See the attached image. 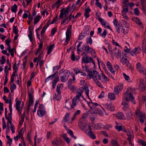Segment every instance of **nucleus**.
Here are the masks:
<instances>
[{
  "mask_svg": "<svg viewBox=\"0 0 146 146\" xmlns=\"http://www.w3.org/2000/svg\"><path fill=\"white\" fill-rule=\"evenodd\" d=\"M100 80L102 82H104L109 80L107 77L102 73L100 75Z\"/></svg>",
  "mask_w": 146,
  "mask_h": 146,
  "instance_id": "5701e85b",
  "label": "nucleus"
},
{
  "mask_svg": "<svg viewBox=\"0 0 146 146\" xmlns=\"http://www.w3.org/2000/svg\"><path fill=\"white\" fill-rule=\"evenodd\" d=\"M126 134L128 136V137L127 139L129 141V144L131 146H133V144L131 142L134 137L133 131L131 129L128 130L126 132Z\"/></svg>",
  "mask_w": 146,
  "mask_h": 146,
  "instance_id": "6e6552de",
  "label": "nucleus"
},
{
  "mask_svg": "<svg viewBox=\"0 0 146 146\" xmlns=\"http://www.w3.org/2000/svg\"><path fill=\"white\" fill-rule=\"evenodd\" d=\"M141 49L140 48L138 47L137 48H135L132 50H130V49L127 48L126 47H125L124 50L126 52L129 53L132 56L136 55L137 54L140 53Z\"/></svg>",
  "mask_w": 146,
  "mask_h": 146,
  "instance_id": "0eeeda50",
  "label": "nucleus"
},
{
  "mask_svg": "<svg viewBox=\"0 0 146 146\" xmlns=\"http://www.w3.org/2000/svg\"><path fill=\"white\" fill-rule=\"evenodd\" d=\"M135 89H132L131 88L129 87L127 89L125 93L124 94L123 101H125L127 102H129V100L128 98L131 100L132 102L135 104V101L134 100L132 94H135Z\"/></svg>",
  "mask_w": 146,
  "mask_h": 146,
  "instance_id": "f257e3e1",
  "label": "nucleus"
},
{
  "mask_svg": "<svg viewBox=\"0 0 146 146\" xmlns=\"http://www.w3.org/2000/svg\"><path fill=\"white\" fill-rule=\"evenodd\" d=\"M146 88L145 81L143 79H141L140 80L139 88L140 90L143 92L144 91Z\"/></svg>",
  "mask_w": 146,
  "mask_h": 146,
  "instance_id": "ddd939ff",
  "label": "nucleus"
},
{
  "mask_svg": "<svg viewBox=\"0 0 146 146\" xmlns=\"http://www.w3.org/2000/svg\"><path fill=\"white\" fill-rule=\"evenodd\" d=\"M6 117L7 118H5L7 119L8 121L10 124L11 126L12 125H14L12 124V122L11 121L12 117H10V118H8V117Z\"/></svg>",
  "mask_w": 146,
  "mask_h": 146,
  "instance_id": "3c124183",
  "label": "nucleus"
},
{
  "mask_svg": "<svg viewBox=\"0 0 146 146\" xmlns=\"http://www.w3.org/2000/svg\"><path fill=\"white\" fill-rule=\"evenodd\" d=\"M113 23L117 32L118 33H120L121 27L118 21L116 19H114L113 21Z\"/></svg>",
  "mask_w": 146,
  "mask_h": 146,
  "instance_id": "2eb2a0df",
  "label": "nucleus"
},
{
  "mask_svg": "<svg viewBox=\"0 0 146 146\" xmlns=\"http://www.w3.org/2000/svg\"><path fill=\"white\" fill-rule=\"evenodd\" d=\"M70 117V115L69 113H67L65 116V117L63 118V119L64 120V121L66 122H68L69 123H72V122L69 121V120H68V119Z\"/></svg>",
  "mask_w": 146,
  "mask_h": 146,
  "instance_id": "c756f323",
  "label": "nucleus"
},
{
  "mask_svg": "<svg viewBox=\"0 0 146 146\" xmlns=\"http://www.w3.org/2000/svg\"><path fill=\"white\" fill-rule=\"evenodd\" d=\"M13 33L17 35L19 32L18 30L17 29V26H14L13 28Z\"/></svg>",
  "mask_w": 146,
  "mask_h": 146,
  "instance_id": "4c0bfd02",
  "label": "nucleus"
},
{
  "mask_svg": "<svg viewBox=\"0 0 146 146\" xmlns=\"http://www.w3.org/2000/svg\"><path fill=\"white\" fill-rule=\"evenodd\" d=\"M6 61V59L5 58L4 56H2L1 57V60L0 61L1 63V64H4L5 61Z\"/></svg>",
  "mask_w": 146,
  "mask_h": 146,
  "instance_id": "bf43d9fd",
  "label": "nucleus"
},
{
  "mask_svg": "<svg viewBox=\"0 0 146 146\" xmlns=\"http://www.w3.org/2000/svg\"><path fill=\"white\" fill-rule=\"evenodd\" d=\"M57 31L56 28L55 27H54L52 28L51 31V35H53L55 34L56 32Z\"/></svg>",
  "mask_w": 146,
  "mask_h": 146,
  "instance_id": "a18cd8bd",
  "label": "nucleus"
},
{
  "mask_svg": "<svg viewBox=\"0 0 146 146\" xmlns=\"http://www.w3.org/2000/svg\"><path fill=\"white\" fill-rule=\"evenodd\" d=\"M134 13L136 15H138L139 13V12L138 8H136L134 9Z\"/></svg>",
  "mask_w": 146,
  "mask_h": 146,
  "instance_id": "e2e57ef3",
  "label": "nucleus"
},
{
  "mask_svg": "<svg viewBox=\"0 0 146 146\" xmlns=\"http://www.w3.org/2000/svg\"><path fill=\"white\" fill-rule=\"evenodd\" d=\"M112 42L113 44L115 45L116 46H120L119 44L117 43V42H115V41L113 40H112Z\"/></svg>",
  "mask_w": 146,
  "mask_h": 146,
  "instance_id": "69168bd1",
  "label": "nucleus"
},
{
  "mask_svg": "<svg viewBox=\"0 0 146 146\" xmlns=\"http://www.w3.org/2000/svg\"><path fill=\"white\" fill-rule=\"evenodd\" d=\"M122 104L124 105L123 107V110L124 111H126L129 108V106L128 105V104L126 102L123 101L122 103Z\"/></svg>",
  "mask_w": 146,
  "mask_h": 146,
  "instance_id": "7c9ffc66",
  "label": "nucleus"
},
{
  "mask_svg": "<svg viewBox=\"0 0 146 146\" xmlns=\"http://www.w3.org/2000/svg\"><path fill=\"white\" fill-rule=\"evenodd\" d=\"M17 98H16L15 99V101H16L15 103L16 108L17 110V111L21 113L22 108L20 107V102L19 101L17 100Z\"/></svg>",
  "mask_w": 146,
  "mask_h": 146,
  "instance_id": "6ab92c4d",
  "label": "nucleus"
},
{
  "mask_svg": "<svg viewBox=\"0 0 146 146\" xmlns=\"http://www.w3.org/2000/svg\"><path fill=\"white\" fill-rule=\"evenodd\" d=\"M58 143L59 141L58 139H56L52 141V144L54 145H58Z\"/></svg>",
  "mask_w": 146,
  "mask_h": 146,
  "instance_id": "c03bdc74",
  "label": "nucleus"
},
{
  "mask_svg": "<svg viewBox=\"0 0 146 146\" xmlns=\"http://www.w3.org/2000/svg\"><path fill=\"white\" fill-rule=\"evenodd\" d=\"M67 132H68V133L72 137H73V138H74L75 139L76 138V137L75 136H74L73 131L72 130H71L70 129H68V130Z\"/></svg>",
  "mask_w": 146,
  "mask_h": 146,
  "instance_id": "a19ab883",
  "label": "nucleus"
},
{
  "mask_svg": "<svg viewBox=\"0 0 146 146\" xmlns=\"http://www.w3.org/2000/svg\"><path fill=\"white\" fill-rule=\"evenodd\" d=\"M88 79H90L92 78L94 81H97V80H100L101 79L100 75L98 72L96 70H94L92 72H89L88 74Z\"/></svg>",
  "mask_w": 146,
  "mask_h": 146,
  "instance_id": "f03ea898",
  "label": "nucleus"
},
{
  "mask_svg": "<svg viewBox=\"0 0 146 146\" xmlns=\"http://www.w3.org/2000/svg\"><path fill=\"white\" fill-rule=\"evenodd\" d=\"M116 117L119 119L123 120L125 119V115L121 112H118L116 114Z\"/></svg>",
  "mask_w": 146,
  "mask_h": 146,
  "instance_id": "a211bd4d",
  "label": "nucleus"
},
{
  "mask_svg": "<svg viewBox=\"0 0 146 146\" xmlns=\"http://www.w3.org/2000/svg\"><path fill=\"white\" fill-rule=\"evenodd\" d=\"M127 3V1H125L123 2L124 4L123 5V9L121 10L122 16L125 19L127 20L129 19L128 17L126 15V13L128 11Z\"/></svg>",
  "mask_w": 146,
  "mask_h": 146,
  "instance_id": "20e7f679",
  "label": "nucleus"
},
{
  "mask_svg": "<svg viewBox=\"0 0 146 146\" xmlns=\"http://www.w3.org/2000/svg\"><path fill=\"white\" fill-rule=\"evenodd\" d=\"M129 30V25L128 24H126L125 26L123 27L121 29V31L124 34H126L128 33Z\"/></svg>",
  "mask_w": 146,
  "mask_h": 146,
  "instance_id": "aec40b11",
  "label": "nucleus"
},
{
  "mask_svg": "<svg viewBox=\"0 0 146 146\" xmlns=\"http://www.w3.org/2000/svg\"><path fill=\"white\" fill-rule=\"evenodd\" d=\"M88 131L86 132V133L91 138L93 139H94L96 138V136L94 134L92 131L90 125H89L88 126Z\"/></svg>",
  "mask_w": 146,
  "mask_h": 146,
  "instance_id": "4468645a",
  "label": "nucleus"
},
{
  "mask_svg": "<svg viewBox=\"0 0 146 146\" xmlns=\"http://www.w3.org/2000/svg\"><path fill=\"white\" fill-rule=\"evenodd\" d=\"M82 64L83 63L87 64L89 62H92L93 63L95 64V62L94 61L92 58L91 57L88 58V56L85 57H83L82 58Z\"/></svg>",
  "mask_w": 146,
  "mask_h": 146,
  "instance_id": "f8f14e48",
  "label": "nucleus"
},
{
  "mask_svg": "<svg viewBox=\"0 0 146 146\" xmlns=\"http://www.w3.org/2000/svg\"><path fill=\"white\" fill-rule=\"evenodd\" d=\"M70 72L69 71L67 70L66 72H64L63 75L61 77L60 80L61 82H64L68 79Z\"/></svg>",
  "mask_w": 146,
  "mask_h": 146,
  "instance_id": "9b49d317",
  "label": "nucleus"
},
{
  "mask_svg": "<svg viewBox=\"0 0 146 146\" xmlns=\"http://www.w3.org/2000/svg\"><path fill=\"white\" fill-rule=\"evenodd\" d=\"M111 143L113 146H116L117 144V142L116 141L113 140H112Z\"/></svg>",
  "mask_w": 146,
  "mask_h": 146,
  "instance_id": "0e129e2a",
  "label": "nucleus"
},
{
  "mask_svg": "<svg viewBox=\"0 0 146 146\" xmlns=\"http://www.w3.org/2000/svg\"><path fill=\"white\" fill-rule=\"evenodd\" d=\"M115 95L113 93H109L108 94V97L111 100H114L115 99Z\"/></svg>",
  "mask_w": 146,
  "mask_h": 146,
  "instance_id": "473e14b6",
  "label": "nucleus"
},
{
  "mask_svg": "<svg viewBox=\"0 0 146 146\" xmlns=\"http://www.w3.org/2000/svg\"><path fill=\"white\" fill-rule=\"evenodd\" d=\"M139 142L143 146H146V142L143 141L141 140H140L139 141Z\"/></svg>",
  "mask_w": 146,
  "mask_h": 146,
  "instance_id": "6e6d98bb",
  "label": "nucleus"
},
{
  "mask_svg": "<svg viewBox=\"0 0 146 146\" xmlns=\"http://www.w3.org/2000/svg\"><path fill=\"white\" fill-rule=\"evenodd\" d=\"M132 115L133 114L131 112H130L127 114V117L129 119L131 118Z\"/></svg>",
  "mask_w": 146,
  "mask_h": 146,
  "instance_id": "8fccbe9b",
  "label": "nucleus"
},
{
  "mask_svg": "<svg viewBox=\"0 0 146 146\" xmlns=\"http://www.w3.org/2000/svg\"><path fill=\"white\" fill-rule=\"evenodd\" d=\"M17 6L16 4H15L11 8V10L12 12L16 13L17 10Z\"/></svg>",
  "mask_w": 146,
  "mask_h": 146,
  "instance_id": "72a5a7b5",
  "label": "nucleus"
},
{
  "mask_svg": "<svg viewBox=\"0 0 146 146\" xmlns=\"http://www.w3.org/2000/svg\"><path fill=\"white\" fill-rule=\"evenodd\" d=\"M40 18L41 17L39 15H37L35 18L34 21V25L36 24L39 21Z\"/></svg>",
  "mask_w": 146,
  "mask_h": 146,
  "instance_id": "f704fd0d",
  "label": "nucleus"
},
{
  "mask_svg": "<svg viewBox=\"0 0 146 146\" xmlns=\"http://www.w3.org/2000/svg\"><path fill=\"white\" fill-rule=\"evenodd\" d=\"M107 33V30L106 29H105L104 31L103 32L102 34H101V36L105 38Z\"/></svg>",
  "mask_w": 146,
  "mask_h": 146,
  "instance_id": "37998d69",
  "label": "nucleus"
},
{
  "mask_svg": "<svg viewBox=\"0 0 146 146\" xmlns=\"http://www.w3.org/2000/svg\"><path fill=\"white\" fill-rule=\"evenodd\" d=\"M128 59L127 57L124 56L120 59V61L123 64H125L126 66H128L127 64L129 63Z\"/></svg>",
  "mask_w": 146,
  "mask_h": 146,
  "instance_id": "dca6fc26",
  "label": "nucleus"
},
{
  "mask_svg": "<svg viewBox=\"0 0 146 146\" xmlns=\"http://www.w3.org/2000/svg\"><path fill=\"white\" fill-rule=\"evenodd\" d=\"M13 69L15 72H17L18 70V66L16 64V62H15L14 64L13 67Z\"/></svg>",
  "mask_w": 146,
  "mask_h": 146,
  "instance_id": "09e8293b",
  "label": "nucleus"
},
{
  "mask_svg": "<svg viewBox=\"0 0 146 146\" xmlns=\"http://www.w3.org/2000/svg\"><path fill=\"white\" fill-rule=\"evenodd\" d=\"M87 125L86 124H81L79 125L80 127L83 130H84V129L86 127Z\"/></svg>",
  "mask_w": 146,
  "mask_h": 146,
  "instance_id": "79ce46f5",
  "label": "nucleus"
},
{
  "mask_svg": "<svg viewBox=\"0 0 146 146\" xmlns=\"http://www.w3.org/2000/svg\"><path fill=\"white\" fill-rule=\"evenodd\" d=\"M114 53L115 54V56L117 58H119L121 57V51L120 50H113Z\"/></svg>",
  "mask_w": 146,
  "mask_h": 146,
  "instance_id": "a878e982",
  "label": "nucleus"
},
{
  "mask_svg": "<svg viewBox=\"0 0 146 146\" xmlns=\"http://www.w3.org/2000/svg\"><path fill=\"white\" fill-rule=\"evenodd\" d=\"M100 22L104 26L105 28H108L110 30H112L111 29L109 26L108 24L107 23V22L105 21L104 19H103Z\"/></svg>",
  "mask_w": 146,
  "mask_h": 146,
  "instance_id": "b1692460",
  "label": "nucleus"
},
{
  "mask_svg": "<svg viewBox=\"0 0 146 146\" xmlns=\"http://www.w3.org/2000/svg\"><path fill=\"white\" fill-rule=\"evenodd\" d=\"M9 109L10 111V113H8L9 116V117H8V118H10V117H12L11 115L12 114V105H11V102H10V105H9Z\"/></svg>",
  "mask_w": 146,
  "mask_h": 146,
  "instance_id": "58836bf2",
  "label": "nucleus"
},
{
  "mask_svg": "<svg viewBox=\"0 0 146 146\" xmlns=\"http://www.w3.org/2000/svg\"><path fill=\"white\" fill-rule=\"evenodd\" d=\"M61 2V0H58L55 4V5H57V8H58L60 5V3Z\"/></svg>",
  "mask_w": 146,
  "mask_h": 146,
  "instance_id": "603ef678",
  "label": "nucleus"
},
{
  "mask_svg": "<svg viewBox=\"0 0 146 146\" xmlns=\"http://www.w3.org/2000/svg\"><path fill=\"white\" fill-rule=\"evenodd\" d=\"M85 49L87 53H90L92 54V53H94V54H95V52L94 50L90 47L88 46H85Z\"/></svg>",
  "mask_w": 146,
  "mask_h": 146,
  "instance_id": "412c9836",
  "label": "nucleus"
},
{
  "mask_svg": "<svg viewBox=\"0 0 146 146\" xmlns=\"http://www.w3.org/2000/svg\"><path fill=\"white\" fill-rule=\"evenodd\" d=\"M45 113L46 111L44 110H38L37 111V114L38 116L41 117L43 116Z\"/></svg>",
  "mask_w": 146,
  "mask_h": 146,
  "instance_id": "bb28decb",
  "label": "nucleus"
},
{
  "mask_svg": "<svg viewBox=\"0 0 146 146\" xmlns=\"http://www.w3.org/2000/svg\"><path fill=\"white\" fill-rule=\"evenodd\" d=\"M96 17L97 19L100 22L103 19L100 17V14H99L98 13L96 14Z\"/></svg>",
  "mask_w": 146,
  "mask_h": 146,
  "instance_id": "5fc2aeb1",
  "label": "nucleus"
},
{
  "mask_svg": "<svg viewBox=\"0 0 146 146\" xmlns=\"http://www.w3.org/2000/svg\"><path fill=\"white\" fill-rule=\"evenodd\" d=\"M88 104L90 108L96 107L98 105V104L96 103H94L92 102H89L88 103Z\"/></svg>",
  "mask_w": 146,
  "mask_h": 146,
  "instance_id": "2f4dec72",
  "label": "nucleus"
},
{
  "mask_svg": "<svg viewBox=\"0 0 146 146\" xmlns=\"http://www.w3.org/2000/svg\"><path fill=\"white\" fill-rule=\"evenodd\" d=\"M135 115L137 117L139 118L141 123H143L144 121L146 120V116L145 114L143 113L138 108L135 111Z\"/></svg>",
  "mask_w": 146,
  "mask_h": 146,
  "instance_id": "7ed1b4c3",
  "label": "nucleus"
},
{
  "mask_svg": "<svg viewBox=\"0 0 146 146\" xmlns=\"http://www.w3.org/2000/svg\"><path fill=\"white\" fill-rule=\"evenodd\" d=\"M57 17L58 16H56L55 18L52 21L51 24H53L54 23L56 22L57 21Z\"/></svg>",
  "mask_w": 146,
  "mask_h": 146,
  "instance_id": "774afa93",
  "label": "nucleus"
},
{
  "mask_svg": "<svg viewBox=\"0 0 146 146\" xmlns=\"http://www.w3.org/2000/svg\"><path fill=\"white\" fill-rule=\"evenodd\" d=\"M63 137L65 141L67 143H69L70 142L69 139L65 135H63Z\"/></svg>",
  "mask_w": 146,
  "mask_h": 146,
  "instance_id": "052dcab7",
  "label": "nucleus"
},
{
  "mask_svg": "<svg viewBox=\"0 0 146 146\" xmlns=\"http://www.w3.org/2000/svg\"><path fill=\"white\" fill-rule=\"evenodd\" d=\"M123 85L121 84H119L114 89V92L115 94H117L122 89Z\"/></svg>",
  "mask_w": 146,
  "mask_h": 146,
  "instance_id": "f3484780",
  "label": "nucleus"
},
{
  "mask_svg": "<svg viewBox=\"0 0 146 146\" xmlns=\"http://www.w3.org/2000/svg\"><path fill=\"white\" fill-rule=\"evenodd\" d=\"M57 71H56L54 74H52L50 76H49V77H50L51 79H52L57 74Z\"/></svg>",
  "mask_w": 146,
  "mask_h": 146,
  "instance_id": "4d7b16f0",
  "label": "nucleus"
},
{
  "mask_svg": "<svg viewBox=\"0 0 146 146\" xmlns=\"http://www.w3.org/2000/svg\"><path fill=\"white\" fill-rule=\"evenodd\" d=\"M38 38L39 39V40L40 42V44H39V46H38L39 47V49H41L43 46V44L42 43L43 41H42V39H41V40L40 39L39 37H38Z\"/></svg>",
  "mask_w": 146,
  "mask_h": 146,
  "instance_id": "864d4df0",
  "label": "nucleus"
},
{
  "mask_svg": "<svg viewBox=\"0 0 146 146\" xmlns=\"http://www.w3.org/2000/svg\"><path fill=\"white\" fill-rule=\"evenodd\" d=\"M29 106L28 107V109H30V106L31 105H32L33 102V97L32 96V94L31 93L29 94Z\"/></svg>",
  "mask_w": 146,
  "mask_h": 146,
  "instance_id": "cd10ccee",
  "label": "nucleus"
},
{
  "mask_svg": "<svg viewBox=\"0 0 146 146\" xmlns=\"http://www.w3.org/2000/svg\"><path fill=\"white\" fill-rule=\"evenodd\" d=\"M96 6L100 8V9H101L102 7L100 3L98 1V2H96Z\"/></svg>",
  "mask_w": 146,
  "mask_h": 146,
  "instance_id": "338daca9",
  "label": "nucleus"
},
{
  "mask_svg": "<svg viewBox=\"0 0 146 146\" xmlns=\"http://www.w3.org/2000/svg\"><path fill=\"white\" fill-rule=\"evenodd\" d=\"M115 127V129H117L119 131H121L122 129V127L121 126H116Z\"/></svg>",
  "mask_w": 146,
  "mask_h": 146,
  "instance_id": "13d9d810",
  "label": "nucleus"
},
{
  "mask_svg": "<svg viewBox=\"0 0 146 146\" xmlns=\"http://www.w3.org/2000/svg\"><path fill=\"white\" fill-rule=\"evenodd\" d=\"M123 75L125 80L128 81L129 80V76L126 75L124 73H123Z\"/></svg>",
  "mask_w": 146,
  "mask_h": 146,
  "instance_id": "680f3d73",
  "label": "nucleus"
},
{
  "mask_svg": "<svg viewBox=\"0 0 146 146\" xmlns=\"http://www.w3.org/2000/svg\"><path fill=\"white\" fill-rule=\"evenodd\" d=\"M142 48L145 53L146 54V39H144L142 42Z\"/></svg>",
  "mask_w": 146,
  "mask_h": 146,
  "instance_id": "c85d7f7f",
  "label": "nucleus"
},
{
  "mask_svg": "<svg viewBox=\"0 0 146 146\" xmlns=\"http://www.w3.org/2000/svg\"><path fill=\"white\" fill-rule=\"evenodd\" d=\"M30 33L28 35L29 37L30 40V41L31 42H33V39L32 36L31 31H30Z\"/></svg>",
  "mask_w": 146,
  "mask_h": 146,
  "instance_id": "de8ad7c7",
  "label": "nucleus"
},
{
  "mask_svg": "<svg viewBox=\"0 0 146 146\" xmlns=\"http://www.w3.org/2000/svg\"><path fill=\"white\" fill-rule=\"evenodd\" d=\"M24 129L23 128H22L21 129L20 132H19V134L18 135L19 138H21L22 139H23V133H24Z\"/></svg>",
  "mask_w": 146,
  "mask_h": 146,
  "instance_id": "c9c22d12",
  "label": "nucleus"
},
{
  "mask_svg": "<svg viewBox=\"0 0 146 146\" xmlns=\"http://www.w3.org/2000/svg\"><path fill=\"white\" fill-rule=\"evenodd\" d=\"M55 46L54 44H52L50 46H47V53L48 54H50L53 49Z\"/></svg>",
  "mask_w": 146,
  "mask_h": 146,
  "instance_id": "393cba45",
  "label": "nucleus"
},
{
  "mask_svg": "<svg viewBox=\"0 0 146 146\" xmlns=\"http://www.w3.org/2000/svg\"><path fill=\"white\" fill-rule=\"evenodd\" d=\"M86 42L87 43L89 44L90 45H91L92 44V40L91 37L90 36L87 38Z\"/></svg>",
  "mask_w": 146,
  "mask_h": 146,
  "instance_id": "ea45409f",
  "label": "nucleus"
},
{
  "mask_svg": "<svg viewBox=\"0 0 146 146\" xmlns=\"http://www.w3.org/2000/svg\"><path fill=\"white\" fill-rule=\"evenodd\" d=\"M83 91L80 90L77 92L76 95L72 100V102L71 106V107L72 108H74V106L76 105V103L79 101L80 97L81 96Z\"/></svg>",
  "mask_w": 146,
  "mask_h": 146,
  "instance_id": "39448f33",
  "label": "nucleus"
},
{
  "mask_svg": "<svg viewBox=\"0 0 146 146\" xmlns=\"http://www.w3.org/2000/svg\"><path fill=\"white\" fill-rule=\"evenodd\" d=\"M72 28V25H70L69 26L67 29L66 31V40L64 44L65 46L67 45L70 40V38L71 37V29Z\"/></svg>",
  "mask_w": 146,
  "mask_h": 146,
  "instance_id": "423d86ee",
  "label": "nucleus"
},
{
  "mask_svg": "<svg viewBox=\"0 0 146 146\" xmlns=\"http://www.w3.org/2000/svg\"><path fill=\"white\" fill-rule=\"evenodd\" d=\"M105 107L107 110L111 111H114L115 109L113 105L112 104H106L105 105Z\"/></svg>",
  "mask_w": 146,
  "mask_h": 146,
  "instance_id": "4be33fe9",
  "label": "nucleus"
},
{
  "mask_svg": "<svg viewBox=\"0 0 146 146\" xmlns=\"http://www.w3.org/2000/svg\"><path fill=\"white\" fill-rule=\"evenodd\" d=\"M47 27L46 26H45L43 27L42 28V30L41 32L40 33V36L41 37H42L43 39H44V34L45 31L46 30Z\"/></svg>",
  "mask_w": 146,
  "mask_h": 146,
  "instance_id": "e433bc0d",
  "label": "nucleus"
},
{
  "mask_svg": "<svg viewBox=\"0 0 146 146\" xmlns=\"http://www.w3.org/2000/svg\"><path fill=\"white\" fill-rule=\"evenodd\" d=\"M84 90L85 92V94L89 98V90L88 87H86L85 88Z\"/></svg>",
  "mask_w": 146,
  "mask_h": 146,
  "instance_id": "49530a36",
  "label": "nucleus"
},
{
  "mask_svg": "<svg viewBox=\"0 0 146 146\" xmlns=\"http://www.w3.org/2000/svg\"><path fill=\"white\" fill-rule=\"evenodd\" d=\"M69 8L68 7L66 9L64 8L60 11V13L59 15V17L60 19H62L64 15V17H66L68 14V11L69 10Z\"/></svg>",
  "mask_w": 146,
  "mask_h": 146,
  "instance_id": "9d476101",
  "label": "nucleus"
},
{
  "mask_svg": "<svg viewBox=\"0 0 146 146\" xmlns=\"http://www.w3.org/2000/svg\"><path fill=\"white\" fill-rule=\"evenodd\" d=\"M88 112H90L91 114H98L101 116L103 115L102 112L100 110L96 107L90 108V109Z\"/></svg>",
  "mask_w": 146,
  "mask_h": 146,
  "instance_id": "1a4fd4ad",
  "label": "nucleus"
}]
</instances>
